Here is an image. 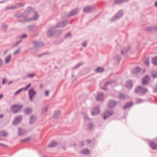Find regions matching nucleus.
<instances>
[{"label":"nucleus","instance_id":"obj_37","mask_svg":"<svg viewBox=\"0 0 157 157\" xmlns=\"http://www.w3.org/2000/svg\"><path fill=\"white\" fill-rule=\"evenodd\" d=\"M35 75H36L34 73L32 74H28L27 75L26 77L27 78H33V77L35 76Z\"/></svg>","mask_w":157,"mask_h":157},{"label":"nucleus","instance_id":"obj_4","mask_svg":"<svg viewBox=\"0 0 157 157\" xmlns=\"http://www.w3.org/2000/svg\"><path fill=\"white\" fill-rule=\"evenodd\" d=\"M147 88H143L140 86H138L134 90L135 93L140 95H143L147 92Z\"/></svg>","mask_w":157,"mask_h":157},{"label":"nucleus","instance_id":"obj_1","mask_svg":"<svg viewBox=\"0 0 157 157\" xmlns=\"http://www.w3.org/2000/svg\"><path fill=\"white\" fill-rule=\"evenodd\" d=\"M15 16L17 18L20 19L19 21L22 22L36 20L39 17V16L36 12L34 13V17L33 18H28L24 13V14L18 13L16 14Z\"/></svg>","mask_w":157,"mask_h":157},{"label":"nucleus","instance_id":"obj_19","mask_svg":"<svg viewBox=\"0 0 157 157\" xmlns=\"http://www.w3.org/2000/svg\"><path fill=\"white\" fill-rule=\"evenodd\" d=\"M23 6V4L21 3H18L16 4L14 6H10V9H17Z\"/></svg>","mask_w":157,"mask_h":157},{"label":"nucleus","instance_id":"obj_34","mask_svg":"<svg viewBox=\"0 0 157 157\" xmlns=\"http://www.w3.org/2000/svg\"><path fill=\"white\" fill-rule=\"evenodd\" d=\"M48 106L46 105L44 108L42 109V113L43 114H45L48 111Z\"/></svg>","mask_w":157,"mask_h":157},{"label":"nucleus","instance_id":"obj_5","mask_svg":"<svg viewBox=\"0 0 157 157\" xmlns=\"http://www.w3.org/2000/svg\"><path fill=\"white\" fill-rule=\"evenodd\" d=\"M23 106L22 105H14L12 106V111L14 113H17L22 108Z\"/></svg>","mask_w":157,"mask_h":157},{"label":"nucleus","instance_id":"obj_52","mask_svg":"<svg viewBox=\"0 0 157 157\" xmlns=\"http://www.w3.org/2000/svg\"><path fill=\"white\" fill-rule=\"evenodd\" d=\"M93 126V124L92 123H90L88 124V127L90 129H91Z\"/></svg>","mask_w":157,"mask_h":157},{"label":"nucleus","instance_id":"obj_32","mask_svg":"<svg viewBox=\"0 0 157 157\" xmlns=\"http://www.w3.org/2000/svg\"><path fill=\"white\" fill-rule=\"evenodd\" d=\"M125 0H114V3L115 4H121Z\"/></svg>","mask_w":157,"mask_h":157},{"label":"nucleus","instance_id":"obj_7","mask_svg":"<svg viewBox=\"0 0 157 157\" xmlns=\"http://www.w3.org/2000/svg\"><path fill=\"white\" fill-rule=\"evenodd\" d=\"M22 120V117L21 115H19L16 117L13 122V124L16 125L18 124Z\"/></svg>","mask_w":157,"mask_h":157},{"label":"nucleus","instance_id":"obj_63","mask_svg":"<svg viewBox=\"0 0 157 157\" xmlns=\"http://www.w3.org/2000/svg\"><path fill=\"white\" fill-rule=\"evenodd\" d=\"M86 141L87 142V143L88 144H90L91 142V141L90 140H86Z\"/></svg>","mask_w":157,"mask_h":157},{"label":"nucleus","instance_id":"obj_31","mask_svg":"<svg viewBox=\"0 0 157 157\" xmlns=\"http://www.w3.org/2000/svg\"><path fill=\"white\" fill-rule=\"evenodd\" d=\"M32 10V9L31 7H28L26 11L25 12V14L27 16V15Z\"/></svg>","mask_w":157,"mask_h":157},{"label":"nucleus","instance_id":"obj_10","mask_svg":"<svg viewBox=\"0 0 157 157\" xmlns=\"http://www.w3.org/2000/svg\"><path fill=\"white\" fill-rule=\"evenodd\" d=\"M113 111H112L111 112H109L108 110L105 111L103 114L104 119L105 120L108 118L110 116L113 114Z\"/></svg>","mask_w":157,"mask_h":157},{"label":"nucleus","instance_id":"obj_16","mask_svg":"<svg viewBox=\"0 0 157 157\" xmlns=\"http://www.w3.org/2000/svg\"><path fill=\"white\" fill-rule=\"evenodd\" d=\"M79 11L78 9H75L72 10L71 12L67 15L68 17H71L76 15Z\"/></svg>","mask_w":157,"mask_h":157},{"label":"nucleus","instance_id":"obj_30","mask_svg":"<svg viewBox=\"0 0 157 157\" xmlns=\"http://www.w3.org/2000/svg\"><path fill=\"white\" fill-rule=\"evenodd\" d=\"M152 62L154 65L157 66V56L155 57L152 58Z\"/></svg>","mask_w":157,"mask_h":157},{"label":"nucleus","instance_id":"obj_28","mask_svg":"<svg viewBox=\"0 0 157 157\" xmlns=\"http://www.w3.org/2000/svg\"><path fill=\"white\" fill-rule=\"evenodd\" d=\"M104 69L103 68L101 67H98L95 69V71L98 73H101L103 72Z\"/></svg>","mask_w":157,"mask_h":157},{"label":"nucleus","instance_id":"obj_22","mask_svg":"<svg viewBox=\"0 0 157 157\" xmlns=\"http://www.w3.org/2000/svg\"><path fill=\"white\" fill-rule=\"evenodd\" d=\"M126 86L129 89H131L132 87V81L131 80L127 81L126 82Z\"/></svg>","mask_w":157,"mask_h":157},{"label":"nucleus","instance_id":"obj_53","mask_svg":"<svg viewBox=\"0 0 157 157\" xmlns=\"http://www.w3.org/2000/svg\"><path fill=\"white\" fill-rule=\"evenodd\" d=\"M146 29L147 30L151 31H152V30H153V27H148Z\"/></svg>","mask_w":157,"mask_h":157},{"label":"nucleus","instance_id":"obj_54","mask_svg":"<svg viewBox=\"0 0 157 157\" xmlns=\"http://www.w3.org/2000/svg\"><path fill=\"white\" fill-rule=\"evenodd\" d=\"M45 95L46 96H48L49 95V91L47 90L45 92Z\"/></svg>","mask_w":157,"mask_h":157},{"label":"nucleus","instance_id":"obj_56","mask_svg":"<svg viewBox=\"0 0 157 157\" xmlns=\"http://www.w3.org/2000/svg\"><path fill=\"white\" fill-rule=\"evenodd\" d=\"M22 41V40H19L18 41H17V42H16L15 44V45H17L19 44V43H21Z\"/></svg>","mask_w":157,"mask_h":157},{"label":"nucleus","instance_id":"obj_64","mask_svg":"<svg viewBox=\"0 0 157 157\" xmlns=\"http://www.w3.org/2000/svg\"><path fill=\"white\" fill-rule=\"evenodd\" d=\"M7 52H9V51H5V52H4V55L6 54L7 53Z\"/></svg>","mask_w":157,"mask_h":157},{"label":"nucleus","instance_id":"obj_36","mask_svg":"<svg viewBox=\"0 0 157 157\" xmlns=\"http://www.w3.org/2000/svg\"><path fill=\"white\" fill-rule=\"evenodd\" d=\"M21 49L20 48L16 50L13 53V55L14 56H16L21 51Z\"/></svg>","mask_w":157,"mask_h":157},{"label":"nucleus","instance_id":"obj_18","mask_svg":"<svg viewBox=\"0 0 157 157\" xmlns=\"http://www.w3.org/2000/svg\"><path fill=\"white\" fill-rule=\"evenodd\" d=\"M149 80V77L148 76L146 75L143 78L142 81V84L144 85L147 84Z\"/></svg>","mask_w":157,"mask_h":157},{"label":"nucleus","instance_id":"obj_11","mask_svg":"<svg viewBox=\"0 0 157 157\" xmlns=\"http://www.w3.org/2000/svg\"><path fill=\"white\" fill-rule=\"evenodd\" d=\"M34 48L42 47L44 45V43L38 41H33L32 43Z\"/></svg>","mask_w":157,"mask_h":157},{"label":"nucleus","instance_id":"obj_40","mask_svg":"<svg viewBox=\"0 0 157 157\" xmlns=\"http://www.w3.org/2000/svg\"><path fill=\"white\" fill-rule=\"evenodd\" d=\"M7 135V134L4 131L1 132L0 133V136H5Z\"/></svg>","mask_w":157,"mask_h":157},{"label":"nucleus","instance_id":"obj_48","mask_svg":"<svg viewBox=\"0 0 157 157\" xmlns=\"http://www.w3.org/2000/svg\"><path fill=\"white\" fill-rule=\"evenodd\" d=\"M87 42L86 41H84L82 44V45L84 47H86V46Z\"/></svg>","mask_w":157,"mask_h":157},{"label":"nucleus","instance_id":"obj_24","mask_svg":"<svg viewBox=\"0 0 157 157\" xmlns=\"http://www.w3.org/2000/svg\"><path fill=\"white\" fill-rule=\"evenodd\" d=\"M132 104L133 103L132 101L128 102L124 106L123 109H126L129 108L132 106Z\"/></svg>","mask_w":157,"mask_h":157},{"label":"nucleus","instance_id":"obj_39","mask_svg":"<svg viewBox=\"0 0 157 157\" xmlns=\"http://www.w3.org/2000/svg\"><path fill=\"white\" fill-rule=\"evenodd\" d=\"M129 48L128 49H124L121 51V53L122 54H124L126 53L129 51Z\"/></svg>","mask_w":157,"mask_h":157},{"label":"nucleus","instance_id":"obj_23","mask_svg":"<svg viewBox=\"0 0 157 157\" xmlns=\"http://www.w3.org/2000/svg\"><path fill=\"white\" fill-rule=\"evenodd\" d=\"M114 82L113 80H110L107 82L105 84V87H102L101 88V89L103 90H106V86L112 84Z\"/></svg>","mask_w":157,"mask_h":157},{"label":"nucleus","instance_id":"obj_33","mask_svg":"<svg viewBox=\"0 0 157 157\" xmlns=\"http://www.w3.org/2000/svg\"><path fill=\"white\" fill-rule=\"evenodd\" d=\"M32 111V109L30 108H27L26 109L25 111L24 112L26 114H29Z\"/></svg>","mask_w":157,"mask_h":157},{"label":"nucleus","instance_id":"obj_51","mask_svg":"<svg viewBox=\"0 0 157 157\" xmlns=\"http://www.w3.org/2000/svg\"><path fill=\"white\" fill-rule=\"evenodd\" d=\"M117 57H116V59L119 62L121 58L120 56L117 55Z\"/></svg>","mask_w":157,"mask_h":157},{"label":"nucleus","instance_id":"obj_15","mask_svg":"<svg viewBox=\"0 0 157 157\" xmlns=\"http://www.w3.org/2000/svg\"><path fill=\"white\" fill-rule=\"evenodd\" d=\"M28 31L30 32H33L36 31L37 29L36 26L34 25H32L27 27Z\"/></svg>","mask_w":157,"mask_h":157},{"label":"nucleus","instance_id":"obj_20","mask_svg":"<svg viewBox=\"0 0 157 157\" xmlns=\"http://www.w3.org/2000/svg\"><path fill=\"white\" fill-rule=\"evenodd\" d=\"M36 119V117L35 116L32 115L29 118V124H33L35 121Z\"/></svg>","mask_w":157,"mask_h":157},{"label":"nucleus","instance_id":"obj_12","mask_svg":"<svg viewBox=\"0 0 157 157\" xmlns=\"http://www.w3.org/2000/svg\"><path fill=\"white\" fill-rule=\"evenodd\" d=\"M36 92L33 89H30L29 91L28 94L29 97L30 99L32 100L33 98L35 95Z\"/></svg>","mask_w":157,"mask_h":157},{"label":"nucleus","instance_id":"obj_58","mask_svg":"<svg viewBox=\"0 0 157 157\" xmlns=\"http://www.w3.org/2000/svg\"><path fill=\"white\" fill-rule=\"evenodd\" d=\"M153 30L157 31V25L153 27Z\"/></svg>","mask_w":157,"mask_h":157},{"label":"nucleus","instance_id":"obj_3","mask_svg":"<svg viewBox=\"0 0 157 157\" xmlns=\"http://www.w3.org/2000/svg\"><path fill=\"white\" fill-rule=\"evenodd\" d=\"M124 14L123 10H119L114 16L112 17L110 20V22L115 21L117 20L118 19L121 18Z\"/></svg>","mask_w":157,"mask_h":157},{"label":"nucleus","instance_id":"obj_14","mask_svg":"<svg viewBox=\"0 0 157 157\" xmlns=\"http://www.w3.org/2000/svg\"><path fill=\"white\" fill-rule=\"evenodd\" d=\"M27 133V131L25 129L21 128H19L18 129V135L21 136L26 134Z\"/></svg>","mask_w":157,"mask_h":157},{"label":"nucleus","instance_id":"obj_50","mask_svg":"<svg viewBox=\"0 0 157 157\" xmlns=\"http://www.w3.org/2000/svg\"><path fill=\"white\" fill-rule=\"evenodd\" d=\"M28 36L27 35L24 34H23L21 36V38L22 39H24L26 38Z\"/></svg>","mask_w":157,"mask_h":157},{"label":"nucleus","instance_id":"obj_57","mask_svg":"<svg viewBox=\"0 0 157 157\" xmlns=\"http://www.w3.org/2000/svg\"><path fill=\"white\" fill-rule=\"evenodd\" d=\"M0 146L3 147H6V145L2 144H0Z\"/></svg>","mask_w":157,"mask_h":157},{"label":"nucleus","instance_id":"obj_8","mask_svg":"<svg viewBox=\"0 0 157 157\" xmlns=\"http://www.w3.org/2000/svg\"><path fill=\"white\" fill-rule=\"evenodd\" d=\"M100 113L99 107L98 106L93 108L91 111V115L93 116H96Z\"/></svg>","mask_w":157,"mask_h":157},{"label":"nucleus","instance_id":"obj_41","mask_svg":"<svg viewBox=\"0 0 157 157\" xmlns=\"http://www.w3.org/2000/svg\"><path fill=\"white\" fill-rule=\"evenodd\" d=\"M71 35L70 33H67L65 36V37L66 38H70L71 37Z\"/></svg>","mask_w":157,"mask_h":157},{"label":"nucleus","instance_id":"obj_27","mask_svg":"<svg viewBox=\"0 0 157 157\" xmlns=\"http://www.w3.org/2000/svg\"><path fill=\"white\" fill-rule=\"evenodd\" d=\"M60 113V112L59 110H57L55 112L54 115V117L55 118H58Z\"/></svg>","mask_w":157,"mask_h":157},{"label":"nucleus","instance_id":"obj_59","mask_svg":"<svg viewBox=\"0 0 157 157\" xmlns=\"http://www.w3.org/2000/svg\"><path fill=\"white\" fill-rule=\"evenodd\" d=\"M80 144L81 146H82L84 145V144L83 142L82 141L80 143Z\"/></svg>","mask_w":157,"mask_h":157},{"label":"nucleus","instance_id":"obj_26","mask_svg":"<svg viewBox=\"0 0 157 157\" xmlns=\"http://www.w3.org/2000/svg\"><path fill=\"white\" fill-rule=\"evenodd\" d=\"M4 62L5 63H9L10 61V55L9 54L7 56L5 57L4 59Z\"/></svg>","mask_w":157,"mask_h":157},{"label":"nucleus","instance_id":"obj_62","mask_svg":"<svg viewBox=\"0 0 157 157\" xmlns=\"http://www.w3.org/2000/svg\"><path fill=\"white\" fill-rule=\"evenodd\" d=\"M45 53H42L40 55H39L38 56L39 57H40L41 56H42L43 55H45Z\"/></svg>","mask_w":157,"mask_h":157},{"label":"nucleus","instance_id":"obj_6","mask_svg":"<svg viewBox=\"0 0 157 157\" xmlns=\"http://www.w3.org/2000/svg\"><path fill=\"white\" fill-rule=\"evenodd\" d=\"M95 7L94 6H88L85 7L83 9V11L86 13H89L94 11Z\"/></svg>","mask_w":157,"mask_h":157},{"label":"nucleus","instance_id":"obj_47","mask_svg":"<svg viewBox=\"0 0 157 157\" xmlns=\"http://www.w3.org/2000/svg\"><path fill=\"white\" fill-rule=\"evenodd\" d=\"M82 65V63H79L78 64L76 65L73 68V69H75V68H77L78 67H80Z\"/></svg>","mask_w":157,"mask_h":157},{"label":"nucleus","instance_id":"obj_43","mask_svg":"<svg viewBox=\"0 0 157 157\" xmlns=\"http://www.w3.org/2000/svg\"><path fill=\"white\" fill-rule=\"evenodd\" d=\"M31 85V83H29L25 87L22 88L25 91V90H26L27 89H28L29 88V87Z\"/></svg>","mask_w":157,"mask_h":157},{"label":"nucleus","instance_id":"obj_13","mask_svg":"<svg viewBox=\"0 0 157 157\" xmlns=\"http://www.w3.org/2000/svg\"><path fill=\"white\" fill-rule=\"evenodd\" d=\"M104 97L103 94L101 92H98L95 98L97 101H101L103 100Z\"/></svg>","mask_w":157,"mask_h":157},{"label":"nucleus","instance_id":"obj_25","mask_svg":"<svg viewBox=\"0 0 157 157\" xmlns=\"http://www.w3.org/2000/svg\"><path fill=\"white\" fill-rule=\"evenodd\" d=\"M58 144V143L56 141H54L52 142L48 145V147H55Z\"/></svg>","mask_w":157,"mask_h":157},{"label":"nucleus","instance_id":"obj_42","mask_svg":"<svg viewBox=\"0 0 157 157\" xmlns=\"http://www.w3.org/2000/svg\"><path fill=\"white\" fill-rule=\"evenodd\" d=\"M119 98L122 99H124L125 98V96L123 94H120L119 95Z\"/></svg>","mask_w":157,"mask_h":157},{"label":"nucleus","instance_id":"obj_61","mask_svg":"<svg viewBox=\"0 0 157 157\" xmlns=\"http://www.w3.org/2000/svg\"><path fill=\"white\" fill-rule=\"evenodd\" d=\"M3 63V61L2 59H0V66H1Z\"/></svg>","mask_w":157,"mask_h":157},{"label":"nucleus","instance_id":"obj_35","mask_svg":"<svg viewBox=\"0 0 157 157\" xmlns=\"http://www.w3.org/2000/svg\"><path fill=\"white\" fill-rule=\"evenodd\" d=\"M31 139L30 137H28L27 138L21 140V143L23 142H27L29 141Z\"/></svg>","mask_w":157,"mask_h":157},{"label":"nucleus","instance_id":"obj_29","mask_svg":"<svg viewBox=\"0 0 157 157\" xmlns=\"http://www.w3.org/2000/svg\"><path fill=\"white\" fill-rule=\"evenodd\" d=\"M89 152V150L87 148L83 149L81 151V153L86 155L88 154Z\"/></svg>","mask_w":157,"mask_h":157},{"label":"nucleus","instance_id":"obj_49","mask_svg":"<svg viewBox=\"0 0 157 157\" xmlns=\"http://www.w3.org/2000/svg\"><path fill=\"white\" fill-rule=\"evenodd\" d=\"M6 79L5 78H3L2 80V85H4L6 82Z\"/></svg>","mask_w":157,"mask_h":157},{"label":"nucleus","instance_id":"obj_9","mask_svg":"<svg viewBox=\"0 0 157 157\" xmlns=\"http://www.w3.org/2000/svg\"><path fill=\"white\" fill-rule=\"evenodd\" d=\"M117 104V102L113 100H109L108 103V106L109 108H113L115 107Z\"/></svg>","mask_w":157,"mask_h":157},{"label":"nucleus","instance_id":"obj_44","mask_svg":"<svg viewBox=\"0 0 157 157\" xmlns=\"http://www.w3.org/2000/svg\"><path fill=\"white\" fill-rule=\"evenodd\" d=\"M144 101V100L140 99H138L136 102V103H142Z\"/></svg>","mask_w":157,"mask_h":157},{"label":"nucleus","instance_id":"obj_45","mask_svg":"<svg viewBox=\"0 0 157 157\" xmlns=\"http://www.w3.org/2000/svg\"><path fill=\"white\" fill-rule=\"evenodd\" d=\"M152 76L154 78H155L157 77V72L155 73H152Z\"/></svg>","mask_w":157,"mask_h":157},{"label":"nucleus","instance_id":"obj_60","mask_svg":"<svg viewBox=\"0 0 157 157\" xmlns=\"http://www.w3.org/2000/svg\"><path fill=\"white\" fill-rule=\"evenodd\" d=\"M84 119L85 121L87 119H89L88 117L86 115H85L84 117Z\"/></svg>","mask_w":157,"mask_h":157},{"label":"nucleus","instance_id":"obj_17","mask_svg":"<svg viewBox=\"0 0 157 157\" xmlns=\"http://www.w3.org/2000/svg\"><path fill=\"white\" fill-rule=\"evenodd\" d=\"M141 68L139 67H137L134 68L132 71V73L133 74H137L141 70Z\"/></svg>","mask_w":157,"mask_h":157},{"label":"nucleus","instance_id":"obj_38","mask_svg":"<svg viewBox=\"0 0 157 157\" xmlns=\"http://www.w3.org/2000/svg\"><path fill=\"white\" fill-rule=\"evenodd\" d=\"M23 90H23V89L22 88H21V89H20L19 90H18L17 91H16L14 93V95H17L18 94L21 92Z\"/></svg>","mask_w":157,"mask_h":157},{"label":"nucleus","instance_id":"obj_55","mask_svg":"<svg viewBox=\"0 0 157 157\" xmlns=\"http://www.w3.org/2000/svg\"><path fill=\"white\" fill-rule=\"evenodd\" d=\"M153 92L154 93H157V87L154 88Z\"/></svg>","mask_w":157,"mask_h":157},{"label":"nucleus","instance_id":"obj_21","mask_svg":"<svg viewBox=\"0 0 157 157\" xmlns=\"http://www.w3.org/2000/svg\"><path fill=\"white\" fill-rule=\"evenodd\" d=\"M149 145L150 147L152 149L155 150L157 148V144L153 142L149 143Z\"/></svg>","mask_w":157,"mask_h":157},{"label":"nucleus","instance_id":"obj_2","mask_svg":"<svg viewBox=\"0 0 157 157\" xmlns=\"http://www.w3.org/2000/svg\"><path fill=\"white\" fill-rule=\"evenodd\" d=\"M67 23V20H64L58 23L55 27H53L49 29L48 31L47 35L48 36H51L56 33L58 32L56 29V27H63L65 26Z\"/></svg>","mask_w":157,"mask_h":157},{"label":"nucleus","instance_id":"obj_46","mask_svg":"<svg viewBox=\"0 0 157 157\" xmlns=\"http://www.w3.org/2000/svg\"><path fill=\"white\" fill-rule=\"evenodd\" d=\"M144 63L146 65L148 66L149 65V61L148 59H146L144 61Z\"/></svg>","mask_w":157,"mask_h":157}]
</instances>
